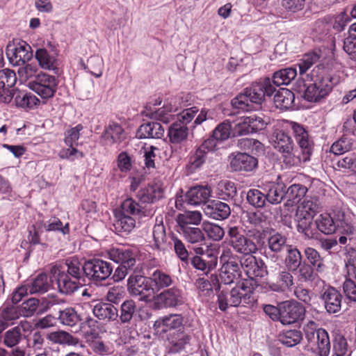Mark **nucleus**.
<instances>
[{
  "mask_svg": "<svg viewBox=\"0 0 356 356\" xmlns=\"http://www.w3.org/2000/svg\"><path fill=\"white\" fill-rule=\"evenodd\" d=\"M275 91V86L269 78H265L259 82H254L245 88L231 101L234 109L249 111L257 109L264 100L265 95L270 96Z\"/></svg>",
  "mask_w": 356,
  "mask_h": 356,
  "instance_id": "f257e3e1",
  "label": "nucleus"
},
{
  "mask_svg": "<svg viewBox=\"0 0 356 356\" xmlns=\"http://www.w3.org/2000/svg\"><path fill=\"white\" fill-rule=\"evenodd\" d=\"M261 236V232L258 229L249 230L245 236L241 227L233 226L228 227L227 240L236 252L249 255L257 252V245L253 239H259Z\"/></svg>",
  "mask_w": 356,
  "mask_h": 356,
  "instance_id": "f03ea898",
  "label": "nucleus"
},
{
  "mask_svg": "<svg viewBox=\"0 0 356 356\" xmlns=\"http://www.w3.org/2000/svg\"><path fill=\"white\" fill-rule=\"evenodd\" d=\"M333 86L332 77L327 73H323L314 83L307 85L305 79L298 80L294 90L303 93L304 98L309 102H316L325 97Z\"/></svg>",
  "mask_w": 356,
  "mask_h": 356,
  "instance_id": "7ed1b4c3",
  "label": "nucleus"
},
{
  "mask_svg": "<svg viewBox=\"0 0 356 356\" xmlns=\"http://www.w3.org/2000/svg\"><path fill=\"white\" fill-rule=\"evenodd\" d=\"M238 257L232 255L229 251H224L221 260H224L219 273V280L221 284L225 285L236 283L241 284L242 271L240 270V265L237 261Z\"/></svg>",
  "mask_w": 356,
  "mask_h": 356,
  "instance_id": "20e7f679",
  "label": "nucleus"
},
{
  "mask_svg": "<svg viewBox=\"0 0 356 356\" xmlns=\"http://www.w3.org/2000/svg\"><path fill=\"white\" fill-rule=\"evenodd\" d=\"M57 85L56 77L45 73L37 74L35 79L29 83V88L44 99L54 95Z\"/></svg>",
  "mask_w": 356,
  "mask_h": 356,
  "instance_id": "39448f33",
  "label": "nucleus"
},
{
  "mask_svg": "<svg viewBox=\"0 0 356 356\" xmlns=\"http://www.w3.org/2000/svg\"><path fill=\"white\" fill-rule=\"evenodd\" d=\"M273 147L282 154L286 163L294 165L300 163V159L294 152L293 140L288 134L283 131L277 132L273 140Z\"/></svg>",
  "mask_w": 356,
  "mask_h": 356,
  "instance_id": "423d86ee",
  "label": "nucleus"
},
{
  "mask_svg": "<svg viewBox=\"0 0 356 356\" xmlns=\"http://www.w3.org/2000/svg\"><path fill=\"white\" fill-rule=\"evenodd\" d=\"M127 289L132 296H140L139 300L148 302L154 293L149 280L140 275H131L127 280Z\"/></svg>",
  "mask_w": 356,
  "mask_h": 356,
  "instance_id": "0eeeda50",
  "label": "nucleus"
},
{
  "mask_svg": "<svg viewBox=\"0 0 356 356\" xmlns=\"http://www.w3.org/2000/svg\"><path fill=\"white\" fill-rule=\"evenodd\" d=\"M85 275L93 282H102L110 277L113 267L109 262L94 259L85 262Z\"/></svg>",
  "mask_w": 356,
  "mask_h": 356,
  "instance_id": "6e6552de",
  "label": "nucleus"
},
{
  "mask_svg": "<svg viewBox=\"0 0 356 356\" xmlns=\"http://www.w3.org/2000/svg\"><path fill=\"white\" fill-rule=\"evenodd\" d=\"M6 54L10 63L13 65H23L33 57L31 46L23 40L17 44H8Z\"/></svg>",
  "mask_w": 356,
  "mask_h": 356,
  "instance_id": "1a4fd4ad",
  "label": "nucleus"
},
{
  "mask_svg": "<svg viewBox=\"0 0 356 356\" xmlns=\"http://www.w3.org/2000/svg\"><path fill=\"white\" fill-rule=\"evenodd\" d=\"M280 323L291 325L303 319L305 314V307L295 300L280 302Z\"/></svg>",
  "mask_w": 356,
  "mask_h": 356,
  "instance_id": "9d476101",
  "label": "nucleus"
},
{
  "mask_svg": "<svg viewBox=\"0 0 356 356\" xmlns=\"http://www.w3.org/2000/svg\"><path fill=\"white\" fill-rule=\"evenodd\" d=\"M319 296L328 314H337L341 311L343 296L334 287L331 286L323 287Z\"/></svg>",
  "mask_w": 356,
  "mask_h": 356,
  "instance_id": "9b49d317",
  "label": "nucleus"
},
{
  "mask_svg": "<svg viewBox=\"0 0 356 356\" xmlns=\"http://www.w3.org/2000/svg\"><path fill=\"white\" fill-rule=\"evenodd\" d=\"M253 280H243L241 284H236L230 291L231 303H234V307L245 306L253 302L252 296V290L254 289L250 287L252 285L250 282Z\"/></svg>",
  "mask_w": 356,
  "mask_h": 356,
  "instance_id": "f8f14e48",
  "label": "nucleus"
},
{
  "mask_svg": "<svg viewBox=\"0 0 356 356\" xmlns=\"http://www.w3.org/2000/svg\"><path fill=\"white\" fill-rule=\"evenodd\" d=\"M331 345L327 332L324 329H320L316 339L312 340L307 344V350L314 356H328L330 352Z\"/></svg>",
  "mask_w": 356,
  "mask_h": 356,
  "instance_id": "ddd939ff",
  "label": "nucleus"
},
{
  "mask_svg": "<svg viewBox=\"0 0 356 356\" xmlns=\"http://www.w3.org/2000/svg\"><path fill=\"white\" fill-rule=\"evenodd\" d=\"M17 81L14 71L4 69L0 70V102L8 103L13 99L10 88Z\"/></svg>",
  "mask_w": 356,
  "mask_h": 356,
  "instance_id": "4468645a",
  "label": "nucleus"
},
{
  "mask_svg": "<svg viewBox=\"0 0 356 356\" xmlns=\"http://www.w3.org/2000/svg\"><path fill=\"white\" fill-rule=\"evenodd\" d=\"M53 305H54V302L52 300H45L40 303L38 299L31 298L21 305L19 311L21 315L25 317H31L35 314H41L47 312Z\"/></svg>",
  "mask_w": 356,
  "mask_h": 356,
  "instance_id": "2eb2a0df",
  "label": "nucleus"
},
{
  "mask_svg": "<svg viewBox=\"0 0 356 356\" xmlns=\"http://www.w3.org/2000/svg\"><path fill=\"white\" fill-rule=\"evenodd\" d=\"M257 165V159L247 153H238L230 161V168L234 171L252 172Z\"/></svg>",
  "mask_w": 356,
  "mask_h": 356,
  "instance_id": "dca6fc26",
  "label": "nucleus"
},
{
  "mask_svg": "<svg viewBox=\"0 0 356 356\" xmlns=\"http://www.w3.org/2000/svg\"><path fill=\"white\" fill-rule=\"evenodd\" d=\"M108 254L111 260L124 267L134 268L136 265V254L130 249L112 248Z\"/></svg>",
  "mask_w": 356,
  "mask_h": 356,
  "instance_id": "f3484780",
  "label": "nucleus"
},
{
  "mask_svg": "<svg viewBox=\"0 0 356 356\" xmlns=\"http://www.w3.org/2000/svg\"><path fill=\"white\" fill-rule=\"evenodd\" d=\"M294 279L289 270L280 271L274 280L266 282L267 287L274 292H284L294 284Z\"/></svg>",
  "mask_w": 356,
  "mask_h": 356,
  "instance_id": "a211bd4d",
  "label": "nucleus"
},
{
  "mask_svg": "<svg viewBox=\"0 0 356 356\" xmlns=\"http://www.w3.org/2000/svg\"><path fill=\"white\" fill-rule=\"evenodd\" d=\"M94 316L100 321L111 322L118 318V309L113 304L99 302L92 308Z\"/></svg>",
  "mask_w": 356,
  "mask_h": 356,
  "instance_id": "6ab92c4d",
  "label": "nucleus"
},
{
  "mask_svg": "<svg viewBox=\"0 0 356 356\" xmlns=\"http://www.w3.org/2000/svg\"><path fill=\"white\" fill-rule=\"evenodd\" d=\"M296 142L302 149L304 154L310 155L313 149V141L305 129L297 122H291Z\"/></svg>",
  "mask_w": 356,
  "mask_h": 356,
  "instance_id": "aec40b11",
  "label": "nucleus"
},
{
  "mask_svg": "<svg viewBox=\"0 0 356 356\" xmlns=\"http://www.w3.org/2000/svg\"><path fill=\"white\" fill-rule=\"evenodd\" d=\"M102 138L106 145L119 144L126 138V134L120 124L111 122L105 127Z\"/></svg>",
  "mask_w": 356,
  "mask_h": 356,
  "instance_id": "412c9836",
  "label": "nucleus"
},
{
  "mask_svg": "<svg viewBox=\"0 0 356 356\" xmlns=\"http://www.w3.org/2000/svg\"><path fill=\"white\" fill-rule=\"evenodd\" d=\"M334 219L337 227L346 234H353L356 231V219L350 213H346L342 210L334 211Z\"/></svg>",
  "mask_w": 356,
  "mask_h": 356,
  "instance_id": "4be33fe9",
  "label": "nucleus"
},
{
  "mask_svg": "<svg viewBox=\"0 0 356 356\" xmlns=\"http://www.w3.org/2000/svg\"><path fill=\"white\" fill-rule=\"evenodd\" d=\"M56 283L58 291L65 295H71L78 290L81 285L80 282L65 274V271L59 272L56 277Z\"/></svg>",
  "mask_w": 356,
  "mask_h": 356,
  "instance_id": "5701e85b",
  "label": "nucleus"
},
{
  "mask_svg": "<svg viewBox=\"0 0 356 356\" xmlns=\"http://www.w3.org/2000/svg\"><path fill=\"white\" fill-rule=\"evenodd\" d=\"M204 210L207 216L215 220H225L231 213L229 206L218 200L212 201L205 205Z\"/></svg>",
  "mask_w": 356,
  "mask_h": 356,
  "instance_id": "b1692460",
  "label": "nucleus"
},
{
  "mask_svg": "<svg viewBox=\"0 0 356 356\" xmlns=\"http://www.w3.org/2000/svg\"><path fill=\"white\" fill-rule=\"evenodd\" d=\"M211 196V190L207 186H195L186 193V201L191 205H199L207 202Z\"/></svg>",
  "mask_w": 356,
  "mask_h": 356,
  "instance_id": "393cba45",
  "label": "nucleus"
},
{
  "mask_svg": "<svg viewBox=\"0 0 356 356\" xmlns=\"http://www.w3.org/2000/svg\"><path fill=\"white\" fill-rule=\"evenodd\" d=\"M164 128L156 122H150L141 124L137 130L138 138H161L164 134Z\"/></svg>",
  "mask_w": 356,
  "mask_h": 356,
  "instance_id": "a878e982",
  "label": "nucleus"
},
{
  "mask_svg": "<svg viewBox=\"0 0 356 356\" xmlns=\"http://www.w3.org/2000/svg\"><path fill=\"white\" fill-rule=\"evenodd\" d=\"M184 317L179 314H170L159 318L156 321L154 326L161 328V332H167L172 330L179 329L183 325Z\"/></svg>",
  "mask_w": 356,
  "mask_h": 356,
  "instance_id": "bb28decb",
  "label": "nucleus"
},
{
  "mask_svg": "<svg viewBox=\"0 0 356 356\" xmlns=\"http://www.w3.org/2000/svg\"><path fill=\"white\" fill-rule=\"evenodd\" d=\"M162 192L163 190L159 185H148L138 192L137 197L143 203H153L161 197Z\"/></svg>",
  "mask_w": 356,
  "mask_h": 356,
  "instance_id": "cd10ccee",
  "label": "nucleus"
},
{
  "mask_svg": "<svg viewBox=\"0 0 356 356\" xmlns=\"http://www.w3.org/2000/svg\"><path fill=\"white\" fill-rule=\"evenodd\" d=\"M47 339L52 343L61 346H76L79 343V339L64 330L51 332L47 334Z\"/></svg>",
  "mask_w": 356,
  "mask_h": 356,
  "instance_id": "c85d7f7f",
  "label": "nucleus"
},
{
  "mask_svg": "<svg viewBox=\"0 0 356 356\" xmlns=\"http://www.w3.org/2000/svg\"><path fill=\"white\" fill-rule=\"evenodd\" d=\"M115 218L113 226L117 232L129 233L136 226L135 219L127 214L116 211Z\"/></svg>",
  "mask_w": 356,
  "mask_h": 356,
  "instance_id": "c756f323",
  "label": "nucleus"
},
{
  "mask_svg": "<svg viewBox=\"0 0 356 356\" xmlns=\"http://www.w3.org/2000/svg\"><path fill=\"white\" fill-rule=\"evenodd\" d=\"M294 100V94L286 88L280 89L273 98L275 106L282 110L291 108L293 105Z\"/></svg>",
  "mask_w": 356,
  "mask_h": 356,
  "instance_id": "7c9ffc66",
  "label": "nucleus"
},
{
  "mask_svg": "<svg viewBox=\"0 0 356 356\" xmlns=\"http://www.w3.org/2000/svg\"><path fill=\"white\" fill-rule=\"evenodd\" d=\"M188 135V127L181 122H174L168 127V136L170 143L179 144L185 141Z\"/></svg>",
  "mask_w": 356,
  "mask_h": 356,
  "instance_id": "2f4dec72",
  "label": "nucleus"
},
{
  "mask_svg": "<svg viewBox=\"0 0 356 356\" xmlns=\"http://www.w3.org/2000/svg\"><path fill=\"white\" fill-rule=\"evenodd\" d=\"M267 202L271 204H278L286 197V186L283 184L273 183L266 193Z\"/></svg>",
  "mask_w": 356,
  "mask_h": 356,
  "instance_id": "473e14b6",
  "label": "nucleus"
},
{
  "mask_svg": "<svg viewBox=\"0 0 356 356\" xmlns=\"http://www.w3.org/2000/svg\"><path fill=\"white\" fill-rule=\"evenodd\" d=\"M179 232L188 243L191 244L201 245L205 241L204 234L199 227L179 228Z\"/></svg>",
  "mask_w": 356,
  "mask_h": 356,
  "instance_id": "72a5a7b5",
  "label": "nucleus"
},
{
  "mask_svg": "<svg viewBox=\"0 0 356 356\" xmlns=\"http://www.w3.org/2000/svg\"><path fill=\"white\" fill-rule=\"evenodd\" d=\"M297 76V70L293 67H287L275 72L273 75V85L280 86L288 85Z\"/></svg>",
  "mask_w": 356,
  "mask_h": 356,
  "instance_id": "f704fd0d",
  "label": "nucleus"
},
{
  "mask_svg": "<svg viewBox=\"0 0 356 356\" xmlns=\"http://www.w3.org/2000/svg\"><path fill=\"white\" fill-rule=\"evenodd\" d=\"M290 245L287 243L286 236L279 232L270 235L268 238V247L274 253L284 252Z\"/></svg>",
  "mask_w": 356,
  "mask_h": 356,
  "instance_id": "c9c22d12",
  "label": "nucleus"
},
{
  "mask_svg": "<svg viewBox=\"0 0 356 356\" xmlns=\"http://www.w3.org/2000/svg\"><path fill=\"white\" fill-rule=\"evenodd\" d=\"M31 294L44 293L49 288L48 277L45 273L39 274L30 284L26 285Z\"/></svg>",
  "mask_w": 356,
  "mask_h": 356,
  "instance_id": "e433bc0d",
  "label": "nucleus"
},
{
  "mask_svg": "<svg viewBox=\"0 0 356 356\" xmlns=\"http://www.w3.org/2000/svg\"><path fill=\"white\" fill-rule=\"evenodd\" d=\"M202 220V214L199 211H188L179 214L177 216V223L179 228L191 227L200 223Z\"/></svg>",
  "mask_w": 356,
  "mask_h": 356,
  "instance_id": "4c0bfd02",
  "label": "nucleus"
},
{
  "mask_svg": "<svg viewBox=\"0 0 356 356\" xmlns=\"http://www.w3.org/2000/svg\"><path fill=\"white\" fill-rule=\"evenodd\" d=\"M285 265L289 270H296L302 263V254L299 250L291 245L286 250Z\"/></svg>",
  "mask_w": 356,
  "mask_h": 356,
  "instance_id": "58836bf2",
  "label": "nucleus"
},
{
  "mask_svg": "<svg viewBox=\"0 0 356 356\" xmlns=\"http://www.w3.org/2000/svg\"><path fill=\"white\" fill-rule=\"evenodd\" d=\"M316 227L319 231L325 234H330L337 229V222L334 217L327 213L321 214L316 220Z\"/></svg>",
  "mask_w": 356,
  "mask_h": 356,
  "instance_id": "ea45409f",
  "label": "nucleus"
},
{
  "mask_svg": "<svg viewBox=\"0 0 356 356\" xmlns=\"http://www.w3.org/2000/svg\"><path fill=\"white\" fill-rule=\"evenodd\" d=\"M302 334L300 330H289L279 334L278 340L288 347H293L300 343Z\"/></svg>",
  "mask_w": 356,
  "mask_h": 356,
  "instance_id": "a19ab883",
  "label": "nucleus"
},
{
  "mask_svg": "<svg viewBox=\"0 0 356 356\" xmlns=\"http://www.w3.org/2000/svg\"><path fill=\"white\" fill-rule=\"evenodd\" d=\"M154 245L158 250H165L167 248L168 237L163 222L156 224L153 228Z\"/></svg>",
  "mask_w": 356,
  "mask_h": 356,
  "instance_id": "79ce46f5",
  "label": "nucleus"
},
{
  "mask_svg": "<svg viewBox=\"0 0 356 356\" xmlns=\"http://www.w3.org/2000/svg\"><path fill=\"white\" fill-rule=\"evenodd\" d=\"M67 270L65 274L80 282V280L85 275V264L83 265L77 259H67L65 261Z\"/></svg>",
  "mask_w": 356,
  "mask_h": 356,
  "instance_id": "37998d69",
  "label": "nucleus"
},
{
  "mask_svg": "<svg viewBox=\"0 0 356 356\" xmlns=\"http://www.w3.org/2000/svg\"><path fill=\"white\" fill-rule=\"evenodd\" d=\"M305 256L309 263L318 272H322L325 269L324 259L319 252L313 248L307 247L304 250Z\"/></svg>",
  "mask_w": 356,
  "mask_h": 356,
  "instance_id": "c03bdc74",
  "label": "nucleus"
},
{
  "mask_svg": "<svg viewBox=\"0 0 356 356\" xmlns=\"http://www.w3.org/2000/svg\"><path fill=\"white\" fill-rule=\"evenodd\" d=\"M159 299L165 307H175L181 302L180 291L176 288L165 290L159 295Z\"/></svg>",
  "mask_w": 356,
  "mask_h": 356,
  "instance_id": "a18cd8bd",
  "label": "nucleus"
},
{
  "mask_svg": "<svg viewBox=\"0 0 356 356\" xmlns=\"http://www.w3.org/2000/svg\"><path fill=\"white\" fill-rule=\"evenodd\" d=\"M248 202L257 209L264 208L267 202L266 193H262L258 189H250L246 194Z\"/></svg>",
  "mask_w": 356,
  "mask_h": 356,
  "instance_id": "49530a36",
  "label": "nucleus"
},
{
  "mask_svg": "<svg viewBox=\"0 0 356 356\" xmlns=\"http://www.w3.org/2000/svg\"><path fill=\"white\" fill-rule=\"evenodd\" d=\"M136 310V305L134 300H127L124 301L120 306V314H118L120 322L122 323H130L134 317Z\"/></svg>",
  "mask_w": 356,
  "mask_h": 356,
  "instance_id": "de8ad7c7",
  "label": "nucleus"
},
{
  "mask_svg": "<svg viewBox=\"0 0 356 356\" xmlns=\"http://www.w3.org/2000/svg\"><path fill=\"white\" fill-rule=\"evenodd\" d=\"M150 280L157 289L168 287L173 283L171 275L161 270H154Z\"/></svg>",
  "mask_w": 356,
  "mask_h": 356,
  "instance_id": "09e8293b",
  "label": "nucleus"
},
{
  "mask_svg": "<svg viewBox=\"0 0 356 356\" xmlns=\"http://www.w3.org/2000/svg\"><path fill=\"white\" fill-rule=\"evenodd\" d=\"M58 319L64 325L73 327L80 321L76 311L72 307H67L59 312Z\"/></svg>",
  "mask_w": 356,
  "mask_h": 356,
  "instance_id": "8fccbe9b",
  "label": "nucleus"
},
{
  "mask_svg": "<svg viewBox=\"0 0 356 356\" xmlns=\"http://www.w3.org/2000/svg\"><path fill=\"white\" fill-rule=\"evenodd\" d=\"M212 137L218 142L227 140L232 137V124L229 120L220 123L212 131Z\"/></svg>",
  "mask_w": 356,
  "mask_h": 356,
  "instance_id": "3c124183",
  "label": "nucleus"
},
{
  "mask_svg": "<svg viewBox=\"0 0 356 356\" xmlns=\"http://www.w3.org/2000/svg\"><path fill=\"white\" fill-rule=\"evenodd\" d=\"M207 157V154L197 147L194 154L189 158L188 163L186 165L187 170L191 173L194 172L203 165L206 161Z\"/></svg>",
  "mask_w": 356,
  "mask_h": 356,
  "instance_id": "603ef678",
  "label": "nucleus"
},
{
  "mask_svg": "<svg viewBox=\"0 0 356 356\" xmlns=\"http://www.w3.org/2000/svg\"><path fill=\"white\" fill-rule=\"evenodd\" d=\"M143 113L150 119L159 120L165 124H168L173 120V116L167 111L164 106L155 111L146 108Z\"/></svg>",
  "mask_w": 356,
  "mask_h": 356,
  "instance_id": "864d4df0",
  "label": "nucleus"
},
{
  "mask_svg": "<svg viewBox=\"0 0 356 356\" xmlns=\"http://www.w3.org/2000/svg\"><path fill=\"white\" fill-rule=\"evenodd\" d=\"M320 58V55L316 52L306 54L298 64L299 67L300 79H303L306 72Z\"/></svg>",
  "mask_w": 356,
  "mask_h": 356,
  "instance_id": "5fc2aeb1",
  "label": "nucleus"
},
{
  "mask_svg": "<svg viewBox=\"0 0 356 356\" xmlns=\"http://www.w3.org/2000/svg\"><path fill=\"white\" fill-rule=\"evenodd\" d=\"M297 230L302 234L306 238H312L314 237V232L312 228V218L310 216H298Z\"/></svg>",
  "mask_w": 356,
  "mask_h": 356,
  "instance_id": "6e6d98bb",
  "label": "nucleus"
},
{
  "mask_svg": "<svg viewBox=\"0 0 356 356\" xmlns=\"http://www.w3.org/2000/svg\"><path fill=\"white\" fill-rule=\"evenodd\" d=\"M23 333L19 329L12 327L7 330L3 336V343L8 348L17 346L22 340Z\"/></svg>",
  "mask_w": 356,
  "mask_h": 356,
  "instance_id": "4d7b16f0",
  "label": "nucleus"
},
{
  "mask_svg": "<svg viewBox=\"0 0 356 356\" xmlns=\"http://www.w3.org/2000/svg\"><path fill=\"white\" fill-rule=\"evenodd\" d=\"M307 192V188L305 186L300 184H292L287 190L286 189V197L289 201L293 203L298 202L302 197H303Z\"/></svg>",
  "mask_w": 356,
  "mask_h": 356,
  "instance_id": "13d9d810",
  "label": "nucleus"
},
{
  "mask_svg": "<svg viewBox=\"0 0 356 356\" xmlns=\"http://www.w3.org/2000/svg\"><path fill=\"white\" fill-rule=\"evenodd\" d=\"M35 58L41 67L46 70H54L55 68L56 59L49 55L44 49H39L35 52Z\"/></svg>",
  "mask_w": 356,
  "mask_h": 356,
  "instance_id": "bf43d9fd",
  "label": "nucleus"
},
{
  "mask_svg": "<svg viewBox=\"0 0 356 356\" xmlns=\"http://www.w3.org/2000/svg\"><path fill=\"white\" fill-rule=\"evenodd\" d=\"M16 105L20 107L32 108L36 106L40 100L31 93L19 92L15 97Z\"/></svg>",
  "mask_w": 356,
  "mask_h": 356,
  "instance_id": "052dcab7",
  "label": "nucleus"
},
{
  "mask_svg": "<svg viewBox=\"0 0 356 356\" xmlns=\"http://www.w3.org/2000/svg\"><path fill=\"white\" fill-rule=\"evenodd\" d=\"M118 212L128 216L140 215L143 213L142 207L132 198H127L121 204L120 210Z\"/></svg>",
  "mask_w": 356,
  "mask_h": 356,
  "instance_id": "680f3d73",
  "label": "nucleus"
},
{
  "mask_svg": "<svg viewBox=\"0 0 356 356\" xmlns=\"http://www.w3.org/2000/svg\"><path fill=\"white\" fill-rule=\"evenodd\" d=\"M218 195L222 200L232 199L237 193L234 182L230 181H222L218 184Z\"/></svg>",
  "mask_w": 356,
  "mask_h": 356,
  "instance_id": "e2e57ef3",
  "label": "nucleus"
},
{
  "mask_svg": "<svg viewBox=\"0 0 356 356\" xmlns=\"http://www.w3.org/2000/svg\"><path fill=\"white\" fill-rule=\"evenodd\" d=\"M252 132H256L259 130L264 129L269 122V118L262 117L261 115L252 114L245 117Z\"/></svg>",
  "mask_w": 356,
  "mask_h": 356,
  "instance_id": "0e129e2a",
  "label": "nucleus"
},
{
  "mask_svg": "<svg viewBox=\"0 0 356 356\" xmlns=\"http://www.w3.org/2000/svg\"><path fill=\"white\" fill-rule=\"evenodd\" d=\"M20 316L19 309L15 306H6L0 310V318L8 325H13V321L18 319Z\"/></svg>",
  "mask_w": 356,
  "mask_h": 356,
  "instance_id": "69168bd1",
  "label": "nucleus"
},
{
  "mask_svg": "<svg viewBox=\"0 0 356 356\" xmlns=\"http://www.w3.org/2000/svg\"><path fill=\"white\" fill-rule=\"evenodd\" d=\"M232 137H238L250 134L252 132L251 128L245 120V117L234 122L232 124Z\"/></svg>",
  "mask_w": 356,
  "mask_h": 356,
  "instance_id": "338daca9",
  "label": "nucleus"
},
{
  "mask_svg": "<svg viewBox=\"0 0 356 356\" xmlns=\"http://www.w3.org/2000/svg\"><path fill=\"white\" fill-rule=\"evenodd\" d=\"M318 206L316 202L311 200H305L298 208V216H310L312 218L318 212Z\"/></svg>",
  "mask_w": 356,
  "mask_h": 356,
  "instance_id": "774afa93",
  "label": "nucleus"
}]
</instances>
